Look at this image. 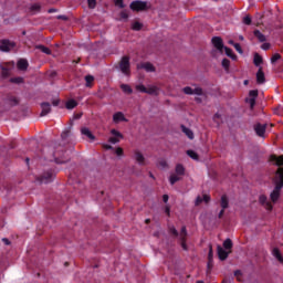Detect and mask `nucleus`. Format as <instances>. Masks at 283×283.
<instances>
[{
    "instance_id": "1",
    "label": "nucleus",
    "mask_w": 283,
    "mask_h": 283,
    "mask_svg": "<svg viewBox=\"0 0 283 283\" xmlns=\"http://www.w3.org/2000/svg\"><path fill=\"white\" fill-rule=\"evenodd\" d=\"M273 182L275 185V188L271 192L270 198L272 202H277V200L280 199L282 187H283V168L282 167L277 168L276 174L273 178Z\"/></svg>"
},
{
    "instance_id": "2",
    "label": "nucleus",
    "mask_w": 283,
    "mask_h": 283,
    "mask_svg": "<svg viewBox=\"0 0 283 283\" xmlns=\"http://www.w3.org/2000/svg\"><path fill=\"white\" fill-rule=\"evenodd\" d=\"M53 149V157L55 158V163H57V165L70 163V156L65 155V147L61 146L60 144H54Z\"/></svg>"
},
{
    "instance_id": "3",
    "label": "nucleus",
    "mask_w": 283,
    "mask_h": 283,
    "mask_svg": "<svg viewBox=\"0 0 283 283\" xmlns=\"http://www.w3.org/2000/svg\"><path fill=\"white\" fill-rule=\"evenodd\" d=\"M130 64H129V56H124L122 57L120 62H119V70L123 74H125L126 76H129V74H132L130 71Z\"/></svg>"
},
{
    "instance_id": "4",
    "label": "nucleus",
    "mask_w": 283,
    "mask_h": 283,
    "mask_svg": "<svg viewBox=\"0 0 283 283\" xmlns=\"http://www.w3.org/2000/svg\"><path fill=\"white\" fill-rule=\"evenodd\" d=\"M182 92L187 96H192L193 94L196 96H205V91L200 86H197L195 88H191L190 86H186V87L182 88Z\"/></svg>"
},
{
    "instance_id": "5",
    "label": "nucleus",
    "mask_w": 283,
    "mask_h": 283,
    "mask_svg": "<svg viewBox=\"0 0 283 283\" xmlns=\"http://www.w3.org/2000/svg\"><path fill=\"white\" fill-rule=\"evenodd\" d=\"M130 10H133L134 12H143L147 10V2L135 0L130 3Z\"/></svg>"
},
{
    "instance_id": "6",
    "label": "nucleus",
    "mask_w": 283,
    "mask_h": 283,
    "mask_svg": "<svg viewBox=\"0 0 283 283\" xmlns=\"http://www.w3.org/2000/svg\"><path fill=\"white\" fill-rule=\"evenodd\" d=\"M17 48V43L10 41V40H1L0 41V51L1 52H11V50H14Z\"/></svg>"
},
{
    "instance_id": "7",
    "label": "nucleus",
    "mask_w": 283,
    "mask_h": 283,
    "mask_svg": "<svg viewBox=\"0 0 283 283\" xmlns=\"http://www.w3.org/2000/svg\"><path fill=\"white\" fill-rule=\"evenodd\" d=\"M55 174L52 170L45 171L38 180L44 185H48V182H52L55 178Z\"/></svg>"
},
{
    "instance_id": "8",
    "label": "nucleus",
    "mask_w": 283,
    "mask_h": 283,
    "mask_svg": "<svg viewBox=\"0 0 283 283\" xmlns=\"http://www.w3.org/2000/svg\"><path fill=\"white\" fill-rule=\"evenodd\" d=\"M179 235V242L181 244V248L184 249V251H188V247H187V227H182L181 230H180V233L178 234Z\"/></svg>"
},
{
    "instance_id": "9",
    "label": "nucleus",
    "mask_w": 283,
    "mask_h": 283,
    "mask_svg": "<svg viewBox=\"0 0 283 283\" xmlns=\"http://www.w3.org/2000/svg\"><path fill=\"white\" fill-rule=\"evenodd\" d=\"M111 134L113 135V137L108 138V143H112V145H116V143H118L119 140H123L124 138L120 132L116 129H112Z\"/></svg>"
},
{
    "instance_id": "10",
    "label": "nucleus",
    "mask_w": 283,
    "mask_h": 283,
    "mask_svg": "<svg viewBox=\"0 0 283 283\" xmlns=\"http://www.w3.org/2000/svg\"><path fill=\"white\" fill-rule=\"evenodd\" d=\"M254 132L256 136H260V138H264V134H266V124H255Z\"/></svg>"
},
{
    "instance_id": "11",
    "label": "nucleus",
    "mask_w": 283,
    "mask_h": 283,
    "mask_svg": "<svg viewBox=\"0 0 283 283\" xmlns=\"http://www.w3.org/2000/svg\"><path fill=\"white\" fill-rule=\"evenodd\" d=\"M137 70H145L146 72H156V66H154V64H151L150 62H144L137 64Z\"/></svg>"
},
{
    "instance_id": "12",
    "label": "nucleus",
    "mask_w": 283,
    "mask_h": 283,
    "mask_svg": "<svg viewBox=\"0 0 283 283\" xmlns=\"http://www.w3.org/2000/svg\"><path fill=\"white\" fill-rule=\"evenodd\" d=\"M212 44L217 50H219V52H222V50H224V44L222 43V38L220 36L212 38Z\"/></svg>"
},
{
    "instance_id": "13",
    "label": "nucleus",
    "mask_w": 283,
    "mask_h": 283,
    "mask_svg": "<svg viewBox=\"0 0 283 283\" xmlns=\"http://www.w3.org/2000/svg\"><path fill=\"white\" fill-rule=\"evenodd\" d=\"M41 113L40 116H48V114H50V112H52V106L50 105V103L48 102H43L41 104Z\"/></svg>"
},
{
    "instance_id": "14",
    "label": "nucleus",
    "mask_w": 283,
    "mask_h": 283,
    "mask_svg": "<svg viewBox=\"0 0 283 283\" xmlns=\"http://www.w3.org/2000/svg\"><path fill=\"white\" fill-rule=\"evenodd\" d=\"M256 83L259 85L266 83V77L264 75V71H262V66H260L259 71L256 72Z\"/></svg>"
},
{
    "instance_id": "15",
    "label": "nucleus",
    "mask_w": 283,
    "mask_h": 283,
    "mask_svg": "<svg viewBox=\"0 0 283 283\" xmlns=\"http://www.w3.org/2000/svg\"><path fill=\"white\" fill-rule=\"evenodd\" d=\"M259 202L261 205H263V207H265V209L268 211H271L273 209V205H271V202H269V200L266 199V196L264 195H261L260 198H259Z\"/></svg>"
},
{
    "instance_id": "16",
    "label": "nucleus",
    "mask_w": 283,
    "mask_h": 283,
    "mask_svg": "<svg viewBox=\"0 0 283 283\" xmlns=\"http://www.w3.org/2000/svg\"><path fill=\"white\" fill-rule=\"evenodd\" d=\"M134 160H136L138 165H145V156L140 150H134Z\"/></svg>"
},
{
    "instance_id": "17",
    "label": "nucleus",
    "mask_w": 283,
    "mask_h": 283,
    "mask_svg": "<svg viewBox=\"0 0 283 283\" xmlns=\"http://www.w3.org/2000/svg\"><path fill=\"white\" fill-rule=\"evenodd\" d=\"M217 253L219 255V259H221L222 261L227 260L229 258V253H231V251L227 252L224 250V248H221L220 245L217 247Z\"/></svg>"
},
{
    "instance_id": "18",
    "label": "nucleus",
    "mask_w": 283,
    "mask_h": 283,
    "mask_svg": "<svg viewBox=\"0 0 283 283\" xmlns=\"http://www.w3.org/2000/svg\"><path fill=\"white\" fill-rule=\"evenodd\" d=\"M114 123H127V118H125V114L123 112H117L113 115Z\"/></svg>"
},
{
    "instance_id": "19",
    "label": "nucleus",
    "mask_w": 283,
    "mask_h": 283,
    "mask_svg": "<svg viewBox=\"0 0 283 283\" xmlns=\"http://www.w3.org/2000/svg\"><path fill=\"white\" fill-rule=\"evenodd\" d=\"M210 201H211V197L209 195H203V197L198 196L195 201V205H196V207H200V205H202V202L208 203Z\"/></svg>"
},
{
    "instance_id": "20",
    "label": "nucleus",
    "mask_w": 283,
    "mask_h": 283,
    "mask_svg": "<svg viewBox=\"0 0 283 283\" xmlns=\"http://www.w3.org/2000/svg\"><path fill=\"white\" fill-rule=\"evenodd\" d=\"M81 134L90 138V140H96V137L94 136V134H92V130H90V128L87 127H82Z\"/></svg>"
},
{
    "instance_id": "21",
    "label": "nucleus",
    "mask_w": 283,
    "mask_h": 283,
    "mask_svg": "<svg viewBox=\"0 0 283 283\" xmlns=\"http://www.w3.org/2000/svg\"><path fill=\"white\" fill-rule=\"evenodd\" d=\"M181 132H184V134H185L190 140H193V138H195L193 130H191L190 128L186 127L185 125H181Z\"/></svg>"
},
{
    "instance_id": "22",
    "label": "nucleus",
    "mask_w": 283,
    "mask_h": 283,
    "mask_svg": "<svg viewBox=\"0 0 283 283\" xmlns=\"http://www.w3.org/2000/svg\"><path fill=\"white\" fill-rule=\"evenodd\" d=\"M180 180H182V177L176 172L171 174L169 177L170 185H176V182H180Z\"/></svg>"
},
{
    "instance_id": "23",
    "label": "nucleus",
    "mask_w": 283,
    "mask_h": 283,
    "mask_svg": "<svg viewBox=\"0 0 283 283\" xmlns=\"http://www.w3.org/2000/svg\"><path fill=\"white\" fill-rule=\"evenodd\" d=\"M29 12L30 14H38V12H41V4L39 3L31 4L29 8Z\"/></svg>"
},
{
    "instance_id": "24",
    "label": "nucleus",
    "mask_w": 283,
    "mask_h": 283,
    "mask_svg": "<svg viewBox=\"0 0 283 283\" xmlns=\"http://www.w3.org/2000/svg\"><path fill=\"white\" fill-rule=\"evenodd\" d=\"M253 34L260 43H264V41H266V35L260 32V30H254Z\"/></svg>"
},
{
    "instance_id": "25",
    "label": "nucleus",
    "mask_w": 283,
    "mask_h": 283,
    "mask_svg": "<svg viewBox=\"0 0 283 283\" xmlns=\"http://www.w3.org/2000/svg\"><path fill=\"white\" fill-rule=\"evenodd\" d=\"M1 75L3 78H8V76H10V67H8V64H1Z\"/></svg>"
},
{
    "instance_id": "26",
    "label": "nucleus",
    "mask_w": 283,
    "mask_h": 283,
    "mask_svg": "<svg viewBox=\"0 0 283 283\" xmlns=\"http://www.w3.org/2000/svg\"><path fill=\"white\" fill-rule=\"evenodd\" d=\"M28 60H25V59H21V60H19L18 61V69L19 70H22V71H24V70H28Z\"/></svg>"
},
{
    "instance_id": "27",
    "label": "nucleus",
    "mask_w": 283,
    "mask_h": 283,
    "mask_svg": "<svg viewBox=\"0 0 283 283\" xmlns=\"http://www.w3.org/2000/svg\"><path fill=\"white\" fill-rule=\"evenodd\" d=\"M175 174H177V176H185V166H182V164H178L175 168Z\"/></svg>"
},
{
    "instance_id": "28",
    "label": "nucleus",
    "mask_w": 283,
    "mask_h": 283,
    "mask_svg": "<svg viewBox=\"0 0 283 283\" xmlns=\"http://www.w3.org/2000/svg\"><path fill=\"white\" fill-rule=\"evenodd\" d=\"M221 209H229V198H227V195H223L221 197Z\"/></svg>"
},
{
    "instance_id": "29",
    "label": "nucleus",
    "mask_w": 283,
    "mask_h": 283,
    "mask_svg": "<svg viewBox=\"0 0 283 283\" xmlns=\"http://www.w3.org/2000/svg\"><path fill=\"white\" fill-rule=\"evenodd\" d=\"M35 50H40V52H43V54H52V50H50V48H46L45 45H36Z\"/></svg>"
},
{
    "instance_id": "30",
    "label": "nucleus",
    "mask_w": 283,
    "mask_h": 283,
    "mask_svg": "<svg viewBox=\"0 0 283 283\" xmlns=\"http://www.w3.org/2000/svg\"><path fill=\"white\" fill-rule=\"evenodd\" d=\"M120 90H122L125 94H134V90H132V86H129L128 84H122V85H120Z\"/></svg>"
},
{
    "instance_id": "31",
    "label": "nucleus",
    "mask_w": 283,
    "mask_h": 283,
    "mask_svg": "<svg viewBox=\"0 0 283 283\" xmlns=\"http://www.w3.org/2000/svg\"><path fill=\"white\" fill-rule=\"evenodd\" d=\"M78 103H76V101L70 99L66 102V109H74V107H76Z\"/></svg>"
},
{
    "instance_id": "32",
    "label": "nucleus",
    "mask_w": 283,
    "mask_h": 283,
    "mask_svg": "<svg viewBox=\"0 0 283 283\" xmlns=\"http://www.w3.org/2000/svg\"><path fill=\"white\" fill-rule=\"evenodd\" d=\"M272 253H273L274 258H276V260H279V262H283L282 254L280 253V250L277 248H274Z\"/></svg>"
},
{
    "instance_id": "33",
    "label": "nucleus",
    "mask_w": 283,
    "mask_h": 283,
    "mask_svg": "<svg viewBox=\"0 0 283 283\" xmlns=\"http://www.w3.org/2000/svg\"><path fill=\"white\" fill-rule=\"evenodd\" d=\"M272 160H274L275 161V165H277V167H282V165H283V156H273L272 157Z\"/></svg>"
},
{
    "instance_id": "34",
    "label": "nucleus",
    "mask_w": 283,
    "mask_h": 283,
    "mask_svg": "<svg viewBox=\"0 0 283 283\" xmlns=\"http://www.w3.org/2000/svg\"><path fill=\"white\" fill-rule=\"evenodd\" d=\"M262 57H261V55L260 54H254V60H253V63H254V65H256V67L258 66H260V65H262Z\"/></svg>"
},
{
    "instance_id": "35",
    "label": "nucleus",
    "mask_w": 283,
    "mask_h": 283,
    "mask_svg": "<svg viewBox=\"0 0 283 283\" xmlns=\"http://www.w3.org/2000/svg\"><path fill=\"white\" fill-rule=\"evenodd\" d=\"M157 167H159V169H167L169 167V164H167V160L160 159L157 164Z\"/></svg>"
},
{
    "instance_id": "36",
    "label": "nucleus",
    "mask_w": 283,
    "mask_h": 283,
    "mask_svg": "<svg viewBox=\"0 0 283 283\" xmlns=\"http://www.w3.org/2000/svg\"><path fill=\"white\" fill-rule=\"evenodd\" d=\"M146 94H155L156 96H158V88L156 86H149L148 88H146Z\"/></svg>"
},
{
    "instance_id": "37",
    "label": "nucleus",
    "mask_w": 283,
    "mask_h": 283,
    "mask_svg": "<svg viewBox=\"0 0 283 283\" xmlns=\"http://www.w3.org/2000/svg\"><path fill=\"white\" fill-rule=\"evenodd\" d=\"M85 81H86V87H92V84L94 83V76L86 75Z\"/></svg>"
},
{
    "instance_id": "38",
    "label": "nucleus",
    "mask_w": 283,
    "mask_h": 283,
    "mask_svg": "<svg viewBox=\"0 0 283 283\" xmlns=\"http://www.w3.org/2000/svg\"><path fill=\"white\" fill-rule=\"evenodd\" d=\"M187 155L189 156V158H192V160H198L199 158L198 153L193 150H187Z\"/></svg>"
},
{
    "instance_id": "39",
    "label": "nucleus",
    "mask_w": 283,
    "mask_h": 283,
    "mask_svg": "<svg viewBox=\"0 0 283 283\" xmlns=\"http://www.w3.org/2000/svg\"><path fill=\"white\" fill-rule=\"evenodd\" d=\"M230 65H231V61H229V59L222 60V67H224L226 72H229Z\"/></svg>"
},
{
    "instance_id": "40",
    "label": "nucleus",
    "mask_w": 283,
    "mask_h": 283,
    "mask_svg": "<svg viewBox=\"0 0 283 283\" xmlns=\"http://www.w3.org/2000/svg\"><path fill=\"white\" fill-rule=\"evenodd\" d=\"M132 30H135L136 32H138L139 30H143V23L134 22L132 25Z\"/></svg>"
},
{
    "instance_id": "41",
    "label": "nucleus",
    "mask_w": 283,
    "mask_h": 283,
    "mask_svg": "<svg viewBox=\"0 0 283 283\" xmlns=\"http://www.w3.org/2000/svg\"><path fill=\"white\" fill-rule=\"evenodd\" d=\"M135 90H137V92H142L143 94H147V87H145L143 84L136 85Z\"/></svg>"
},
{
    "instance_id": "42",
    "label": "nucleus",
    "mask_w": 283,
    "mask_h": 283,
    "mask_svg": "<svg viewBox=\"0 0 283 283\" xmlns=\"http://www.w3.org/2000/svg\"><path fill=\"white\" fill-rule=\"evenodd\" d=\"M223 247H224V249H233V241H231V239H227L223 242Z\"/></svg>"
},
{
    "instance_id": "43",
    "label": "nucleus",
    "mask_w": 283,
    "mask_h": 283,
    "mask_svg": "<svg viewBox=\"0 0 283 283\" xmlns=\"http://www.w3.org/2000/svg\"><path fill=\"white\" fill-rule=\"evenodd\" d=\"M226 54L227 56H230V59H237L235 54H233V50H231L230 48H224Z\"/></svg>"
},
{
    "instance_id": "44",
    "label": "nucleus",
    "mask_w": 283,
    "mask_h": 283,
    "mask_svg": "<svg viewBox=\"0 0 283 283\" xmlns=\"http://www.w3.org/2000/svg\"><path fill=\"white\" fill-rule=\"evenodd\" d=\"M70 134H72V129H65V130H63V133H62V135H61V138L63 139V140H65L69 136H70Z\"/></svg>"
},
{
    "instance_id": "45",
    "label": "nucleus",
    "mask_w": 283,
    "mask_h": 283,
    "mask_svg": "<svg viewBox=\"0 0 283 283\" xmlns=\"http://www.w3.org/2000/svg\"><path fill=\"white\" fill-rule=\"evenodd\" d=\"M281 59H282V55H280V53H275L271 57V63H277V61H280Z\"/></svg>"
},
{
    "instance_id": "46",
    "label": "nucleus",
    "mask_w": 283,
    "mask_h": 283,
    "mask_svg": "<svg viewBox=\"0 0 283 283\" xmlns=\"http://www.w3.org/2000/svg\"><path fill=\"white\" fill-rule=\"evenodd\" d=\"M87 3L91 10H94V8H96V0H87Z\"/></svg>"
},
{
    "instance_id": "47",
    "label": "nucleus",
    "mask_w": 283,
    "mask_h": 283,
    "mask_svg": "<svg viewBox=\"0 0 283 283\" xmlns=\"http://www.w3.org/2000/svg\"><path fill=\"white\" fill-rule=\"evenodd\" d=\"M169 233L174 234L175 238H178V230H176V227H170L169 228Z\"/></svg>"
},
{
    "instance_id": "48",
    "label": "nucleus",
    "mask_w": 283,
    "mask_h": 283,
    "mask_svg": "<svg viewBox=\"0 0 283 283\" xmlns=\"http://www.w3.org/2000/svg\"><path fill=\"white\" fill-rule=\"evenodd\" d=\"M233 48L237 50V52H239V54H242V46L239 43L233 44Z\"/></svg>"
},
{
    "instance_id": "49",
    "label": "nucleus",
    "mask_w": 283,
    "mask_h": 283,
    "mask_svg": "<svg viewBox=\"0 0 283 283\" xmlns=\"http://www.w3.org/2000/svg\"><path fill=\"white\" fill-rule=\"evenodd\" d=\"M209 260L213 259V245H209V254H208Z\"/></svg>"
},
{
    "instance_id": "50",
    "label": "nucleus",
    "mask_w": 283,
    "mask_h": 283,
    "mask_svg": "<svg viewBox=\"0 0 283 283\" xmlns=\"http://www.w3.org/2000/svg\"><path fill=\"white\" fill-rule=\"evenodd\" d=\"M243 23H244L245 25H251V17H249V15L244 17V18H243Z\"/></svg>"
},
{
    "instance_id": "51",
    "label": "nucleus",
    "mask_w": 283,
    "mask_h": 283,
    "mask_svg": "<svg viewBox=\"0 0 283 283\" xmlns=\"http://www.w3.org/2000/svg\"><path fill=\"white\" fill-rule=\"evenodd\" d=\"M248 103L250 104L251 109H253V107H255V98L251 97Z\"/></svg>"
},
{
    "instance_id": "52",
    "label": "nucleus",
    "mask_w": 283,
    "mask_h": 283,
    "mask_svg": "<svg viewBox=\"0 0 283 283\" xmlns=\"http://www.w3.org/2000/svg\"><path fill=\"white\" fill-rule=\"evenodd\" d=\"M250 96H251V98H258V91H255V90H252V91H250Z\"/></svg>"
},
{
    "instance_id": "53",
    "label": "nucleus",
    "mask_w": 283,
    "mask_h": 283,
    "mask_svg": "<svg viewBox=\"0 0 283 283\" xmlns=\"http://www.w3.org/2000/svg\"><path fill=\"white\" fill-rule=\"evenodd\" d=\"M11 83H23V77L11 78Z\"/></svg>"
},
{
    "instance_id": "54",
    "label": "nucleus",
    "mask_w": 283,
    "mask_h": 283,
    "mask_svg": "<svg viewBox=\"0 0 283 283\" xmlns=\"http://www.w3.org/2000/svg\"><path fill=\"white\" fill-rule=\"evenodd\" d=\"M116 156H123L124 151L122 147H117L115 150Z\"/></svg>"
},
{
    "instance_id": "55",
    "label": "nucleus",
    "mask_w": 283,
    "mask_h": 283,
    "mask_svg": "<svg viewBox=\"0 0 283 283\" xmlns=\"http://www.w3.org/2000/svg\"><path fill=\"white\" fill-rule=\"evenodd\" d=\"M115 6H117L118 8H125L123 0H115Z\"/></svg>"
},
{
    "instance_id": "56",
    "label": "nucleus",
    "mask_w": 283,
    "mask_h": 283,
    "mask_svg": "<svg viewBox=\"0 0 283 283\" xmlns=\"http://www.w3.org/2000/svg\"><path fill=\"white\" fill-rule=\"evenodd\" d=\"M120 19H129V14L127 13V11H122L120 12Z\"/></svg>"
},
{
    "instance_id": "57",
    "label": "nucleus",
    "mask_w": 283,
    "mask_h": 283,
    "mask_svg": "<svg viewBox=\"0 0 283 283\" xmlns=\"http://www.w3.org/2000/svg\"><path fill=\"white\" fill-rule=\"evenodd\" d=\"M234 275L237 276V280L240 282V277L242 276V272L240 270L234 271Z\"/></svg>"
},
{
    "instance_id": "58",
    "label": "nucleus",
    "mask_w": 283,
    "mask_h": 283,
    "mask_svg": "<svg viewBox=\"0 0 283 283\" xmlns=\"http://www.w3.org/2000/svg\"><path fill=\"white\" fill-rule=\"evenodd\" d=\"M262 50H270L271 49V44L270 43H263L261 45Z\"/></svg>"
},
{
    "instance_id": "59",
    "label": "nucleus",
    "mask_w": 283,
    "mask_h": 283,
    "mask_svg": "<svg viewBox=\"0 0 283 283\" xmlns=\"http://www.w3.org/2000/svg\"><path fill=\"white\" fill-rule=\"evenodd\" d=\"M59 103H61L60 99H53V101H52V106H53V107H59Z\"/></svg>"
},
{
    "instance_id": "60",
    "label": "nucleus",
    "mask_w": 283,
    "mask_h": 283,
    "mask_svg": "<svg viewBox=\"0 0 283 283\" xmlns=\"http://www.w3.org/2000/svg\"><path fill=\"white\" fill-rule=\"evenodd\" d=\"M220 118H221V115L220 114H214V116H213V120L216 122V123H218V120H220Z\"/></svg>"
},
{
    "instance_id": "61",
    "label": "nucleus",
    "mask_w": 283,
    "mask_h": 283,
    "mask_svg": "<svg viewBox=\"0 0 283 283\" xmlns=\"http://www.w3.org/2000/svg\"><path fill=\"white\" fill-rule=\"evenodd\" d=\"M163 201L164 202H169V195H164L163 196Z\"/></svg>"
},
{
    "instance_id": "62",
    "label": "nucleus",
    "mask_w": 283,
    "mask_h": 283,
    "mask_svg": "<svg viewBox=\"0 0 283 283\" xmlns=\"http://www.w3.org/2000/svg\"><path fill=\"white\" fill-rule=\"evenodd\" d=\"M57 19L62 21H67V15H57Z\"/></svg>"
},
{
    "instance_id": "63",
    "label": "nucleus",
    "mask_w": 283,
    "mask_h": 283,
    "mask_svg": "<svg viewBox=\"0 0 283 283\" xmlns=\"http://www.w3.org/2000/svg\"><path fill=\"white\" fill-rule=\"evenodd\" d=\"M103 148H104V149H113L112 145H107V144H104V145H103Z\"/></svg>"
},
{
    "instance_id": "64",
    "label": "nucleus",
    "mask_w": 283,
    "mask_h": 283,
    "mask_svg": "<svg viewBox=\"0 0 283 283\" xmlns=\"http://www.w3.org/2000/svg\"><path fill=\"white\" fill-rule=\"evenodd\" d=\"M2 242H4V244H7V245H10V240H8V239H2Z\"/></svg>"
}]
</instances>
